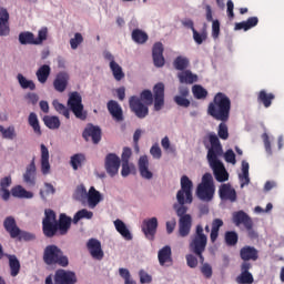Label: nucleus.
Here are the masks:
<instances>
[{
	"label": "nucleus",
	"instance_id": "36",
	"mask_svg": "<svg viewBox=\"0 0 284 284\" xmlns=\"http://www.w3.org/2000/svg\"><path fill=\"white\" fill-rule=\"evenodd\" d=\"M11 194L12 196H14L16 199H33L34 197V193L26 190L23 186L21 185H17L13 186L11 189Z\"/></svg>",
	"mask_w": 284,
	"mask_h": 284
},
{
	"label": "nucleus",
	"instance_id": "49",
	"mask_svg": "<svg viewBox=\"0 0 284 284\" xmlns=\"http://www.w3.org/2000/svg\"><path fill=\"white\" fill-rule=\"evenodd\" d=\"M224 241L229 247H234L239 243V233L234 231H227L224 235Z\"/></svg>",
	"mask_w": 284,
	"mask_h": 284
},
{
	"label": "nucleus",
	"instance_id": "51",
	"mask_svg": "<svg viewBox=\"0 0 284 284\" xmlns=\"http://www.w3.org/2000/svg\"><path fill=\"white\" fill-rule=\"evenodd\" d=\"M52 105L59 114H62L65 119H70V109H68L63 103L59 102V100H53Z\"/></svg>",
	"mask_w": 284,
	"mask_h": 284
},
{
	"label": "nucleus",
	"instance_id": "38",
	"mask_svg": "<svg viewBox=\"0 0 284 284\" xmlns=\"http://www.w3.org/2000/svg\"><path fill=\"white\" fill-rule=\"evenodd\" d=\"M9 258V267L11 276H19V272H21V262L17 258V255H7Z\"/></svg>",
	"mask_w": 284,
	"mask_h": 284
},
{
	"label": "nucleus",
	"instance_id": "44",
	"mask_svg": "<svg viewBox=\"0 0 284 284\" xmlns=\"http://www.w3.org/2000/svg\"><path fill=\"white\" fill-rule=\"evenodd\" d=\"M17 79L22 90H37V84H34V81L26 79L23 74L19 73Z\"/></svg>",
	"mask_w": 284,
	"mask_h": 284
},
{
	"label": "nucleus",
	"instance_id": "55",
	"mask_svg": "<svg viewBox=\"0 0 284 284\" xmlns=\"http://www.w3.org/2000/svg\"><path fill=\"white\" fill-rule=\"evenodd\" d=\"M217 135L222 141H227L230 139V131L227 130V124H225V122L219 124Z\"/></svg>",
	"mask_w": 284,
	"mask_h": 284
},
{
	"label": "nucleus",
	"instance_id": "12",
	"mask_svg": "<svg viewBox=\"0 0 284 284\" xmlns=\"http://www.w3.org/2000/svg\"><path fill=\"white\" fill-rule=\"evenodd\" d=\"M129 105L131 111H133L138 119H145V116L150 114V109L148 108V104H143V102H141V99H139L136 95L130 98Z\"/></svg>",
	"mask_w": 284,
	"mask_h": 284
},
{
	"label": "nucleus",
	"instance_id": "21",
	"mask_svg": "<svg viewBox=\"0 0 284 284\" xmlns=\"http://www.w3.org/2000/svg\"><path fill=\"white\" fill-rule=\"evenodd\" d=\"M219 196L221 201H230L231 203L236 202V190L232 187V184H222L219 189Z\"/></svg>",
	"mask_w": 284,
	"mask_h": 284
},
{
	"label": "nucleus",
	"instance_id": "25",
	"mask_svg": "<svg viewBox=\"0 0 284 284\" xmlns=\"http://www.w3.org/2000/svg\"><path fill=\"white\" fill-rule=\"evenodd\" d=\"M3 227L8 234H10L11 239H19V235L21 234V229L17 226V220L12 216L6 217L3 222Z\"/></svg>",
	"mask_w": 284,
	"mask_h": 284
},
{
	"label": "nucleus",
	"instance_id": "56",
	"mask_svg": "<svg viewBox=\"0 0 284 284\" xmlns=\"http://www.w3.org/2000/svg\"><path fill=\"white\" fill-rule=\"evenodd\" d=\"M193 40L197 45L203 44L204 41H207V31H202L199 33L196 29H193Z\"/></svg>",
	"mask_w": 284,
	"mask_h": 284
},
{
	"label": "nucleus",
	"instance_id": "11",
	"mask_svg": "<svg viewBox=\"0 0 284 284\" xmlns=\"http://www.w3.org/2000/svg\"><path fill=\"white\" fill-rule=\"evenodd\" d=\"M78 281L77 273L63 268L57 270L53 276L54 284H77Z\"/></svg>",
	"mask_w": 284,
	"mask_h": 284
},
{
	"label": "nucleus",
	"instance_id": "43",
	"mask_svg": "<svg viewBox=\"0 0 284 284\" xmlns=\"http://www.w3.org/2000/svg\"><path fill=\"white\" fill-rule=\"evenodd\" d=\"M44 125L49 128V130H59L61 128V121L59 120V116L57 115H47L43 118Z\"/></svg>",
	"mask_w": 284,
	"mask_h": 284
},
{
	"label": "nucleus",
	"instance_id": "31",
	"mask_svg": "<svg viewBox=\"0 0 284 284\" xmlns=\"http://www.w3.org/2000/svg\"><path fill=\"white\" fill-rule=\"evenodd\" d=\"M258 26V17H251L246 21L236 22L235 23V30H244V32H247V30H252V28H256Z\"/></svg>",
	"mask_w": 284,
	"mask_h": 284
},
{
	"label": "nucleus",
	"instance_id": "57",
	"mask_svg": "<svg viewBox=\"0 0 284 284\" xmlns=\"http://www.w3.org/2000/svg\"><path fill=\"white\" fill-rule=\"evenodd\" d=\"M141 101H145L146 105H152L154 103V95L152 94V91L144 90L140 94Z\"/></svg>",
	"mask_w": 284,
	"mask_h": 284
},
{
	"label": "nucleus",
	"instance_id": "39",
	"mask_svg": "<svg viewBox=\"0 0 284 284\" xmlns=\"http://www.w3.org/2000/svg\"><path fill=\"white\" fill-rule=\"evenodd\" d=\"M50 72H52V69L50 68V65L48 64L41 65L36 72L39 83H47L48 79L50 78Z\"/></svg>",
	"mask_w": 284,
	"mask_h": 284
},
{
	"label": "nucleus",
	"instance_id": "61",
	"mask_svg": "<svg viewBox=\"0 0 284 284\" xmlns=\"http://www.w3.org/2000/svg\"><path fill=\"white\" fill-rule=\"evenodd\" d=\"M224 160L226 163H232V165H236V154H234V151L232 149H229L224 153Z\"/></svg>",
	"mask_w": 284,
	"mask_h": 284
},
{
	"label": "nucleus",
	"instance_id": "3",
	"mask_svg": "<svg viewBox=\"0 0 284 284\" xmlns=\"http://www.w3.org/2000/svg\"><path fill=\"white\" fill-rule=\"evenodd\" d=\"M209 141L211 143V148L206 155L207 162L210 168L213 170L215 180L219 183H225V181L230 180V173H227L225 164L219 160V156L223 155V145H221V140H219V135H216V133H209Z\"/></svg>",
	"mask_w": 284,
	"mask_h": 284
},
{
	"label": "nucleus",
	"instance_id": "7",
	"mask_svg": "<svg viewBox=\"0 0 284 284\" xmlns=\"http://www.w3.org/2000/svg\"><path fill=\"white\" fill-rule=\"evenodd\" d=\"M216 186L214 185V178L212 173H205L202 176L201 183L196 187V196L200 201L210 203L214 199Z\"/></svg>",
	"mask_w": 284,
	"mask_h": 284
},
{
	"label": "nucleus",
	"instance_id": "64",
	"mask_svg": "<svg viewBox=\"0 0 284 284\" xmlns=\"http://www.w3.org/2000/svg\"><path fill=\"white\" fill-rule=\"evenodd\" d=\"M220 34H221V22H219V20H213V23H212L213 39H217Z\"/></svg>",
	"mask_w": 284,
	"mask_h": 284
},
{
	"label": "nucleus",
	"instance_id": "35",
	"mask_svg": "<svg viewBox=\"0 0 284 284\" xmlns=\"http://www.w3.org/2000/svg\"><path fill=\"white\" fill-rule=\"evenodd\" d=\"M72 196L74 201H79V203H82L83 205L84 203H88V190L85 189V185H78Z\"/></svg>",
	"mask_w": 284,
	"mask_h": 284
},
{
	"label": "nucleus",
	"instance_id": "63",
	"mask_svg": "<svg viewBox=\"0 0 284 284\" xmlns=\"http://www.w3.org/2000/svg\"><path fill=\"white\" fill-rule=\"evenodd\" d=\"M201 273L205 278H212V265H210L209 263H204L201 267Z\"/></svg>",
	"mask_w": 284,
	"mask_h": 284
},
{
	"label": "nucleus",
	"instance_id": "19",
	"mask_svg": "<svg viewBox=\"0 0 284 284\" xmlns=\"http://www.w3.org/2000/svg\"><path fill=\"white\" fill-rule=\"evenodd\" d=\"M158 261L161 267H172L174 261L172 260V247L166 245L158 252Z\"/></svg>",
	"mask_w": 284,
	"mask_h": 284
},
{
	"label": "nucleus",
	"instance_id": "15",
	"mask_svg": "<svg viewBox=\"0 0 284 284\" xmlns=\"http://www.w3.org/2000/svg\"><path fill=\"white\" fill-rule=\"evenodd\" d=\"M156 230H159V220L156 217H151L142 222V232L149 241H154Z\"/></svg>",
	"mask_w": 284,
	"mask_h": 284
},
{
	"label": "nucleus",
	"instance_id": "1",
	"mask_svg": "<svg viewBox=\"0 0 284 284\" xmlns=\"http://www.w3.org/2000/svg\"><path fill=\"white\" fill-rule=\"evenodd\" d=\"M193 187L194 183L192 182V180H190L187 175H183L181 178V190H179L176 193V200L179 204L175 203L173 205L176 215L180 217L178 236H180L181 239L190 236V232H192V215L187 214L185 203H192Z\"/></svg>",
	"mask_w": 284,
	"mask_h": 284
},
{
	"label": "nucleus",
	"instance_id": "45",
	"mask_svg": "<svg viewBox=\"0 0 284 284\" xmlns=\"http://www.w3.org/2000/svg\"><path fill=\"white\" fill-rule=\"evenodd\" d=\"M110 70L115 79V81H122L125 79V73H123V68L116 62H110Z\"/></svg>",
	"mask_w": 284,
	"mask_h": 284
},
{
	"label": "nucleus",
	"instance_id": "54",
	"mask_svg": "<svg viewBox=\"0 0 284 284\" xmlns=\"http://www.w3.org/2000/svg\"><path fill=\"white\" fill-rule=\"evenodd\" d=\"M0 134H2V139H9L12 141L14 136H17V132L14 131V126L3 128V125H0Z\"/></svg>",
	"mask_w": 284,
	"mask_h": 284
},
{
	"label": "nucleus",
	"instance_id": "60",
	"mask_svg": "<svg viewBox=\"0 0 284 284\" xmlns=\"http://www.w3.org/2000/svg\"><path fill=\"white\" fill-rule=\"evenodd\" d=\"M185 258H186V265L189 267H191L192 270H194L195 267H199V258H196L194 254H187Z\"/></svg>",
	"mask_w": 284,
	"mask_h": 284
},
{
	"label": "nucleus",
	"instance_id": "28",
	"mask_svg": "<svg viewBox=\"0 0 284 284\" xmlns=\"http://www.w3.org/2000/svg\"><path fill=\"white\" fill-rule=\"evenodd\" d=\"M106 108L114 121H116L118 123H121V121H123V109L121 108V105H119V102L110 100L106 104Z\"/></svg>",
	"mask_w": 284,
	"mask_h": 284
},
{
	"label": "nucleus",
	"instance_id": "37",
	"mask_svg": "<svg viewBox=\"0 0 284 284\" xmlns=\"http://www.w3.org/2000/svg\"><path fill=\"white\" fill-rule=\"evenodd\" d=\"M223 225H224V223H223V220H221V219H214L212 221L211 234H210L211 243H216V241L219 239V232H220L221 227H223Z\"/></svg>",
	"mask_w": 284,
	"mask_h": 284
},
{
	"label": "nucleus",
	"instance_id": "17",
	"mask_svg": "<svg viewBox=\"0 0 284 284\" xmlns=\"http://www.w3.org/2000/svg\"><path fill=\"white\" fill-rule=\"evenodd\" d=\"M23 181L27 185H30L31 187H34V185H37V163L34 162V158L26 168V172L23 173Z\"/></svg>",
	"mask_w": 284,
	"mask_h": 284
},
{
	"label": "nucleus",
	"instance_id": "47",
	"mask_svg": "<svg viewBox=\"0 0 284 284\" xmlns=\"http://www.w3.org/2000/svg\"><path fill=\"white\" fill-rule=\"evenodd\" d=\"M192 92L194 99H197L199 101H204V99H207V91L201 84L193 85Z\"/></svg>",
	"mask_w": 284,
	"mask_h": 284
},
{
	"label": "nucleus",
	"instance_id": "46",
	"mask_svg": "<svg viewBox=\"0 0 284 284\" xmlns=\"http://www.w3.org/2000/svg\"><path fill=\"white\" fill-rule=\"evenodd\" d=\"M28 123L30 126H32V130L38 136H41V125L39 124V118L37 116V113L31 112L29 114Z\"/></svg>",
	"mask_w": 284,
	"mask_h": 284
},
{
	"label": "nucleus",
	"instance_id": "62",
	"mask_svg": "<svg viewBox=\"0 0 284 284\" xmlns=\"http://www.w3.org/2000/svg\"><path fill=\"white\" fill-rule=\"evenodd\" d=\"M174 102L176 103V105H180V108H190V100H187V98L175 95Z\"/></svg>",
	"mask_w": 284,
	"mask_h": 284
},
{
	"label": "nucleus",
	"instance_id": "40",
	"mask_svg": "<svg viewBox=\"0 0 284 284\" xmlns=\"http://www.w3.org/2000/svg\"><path fill=\"white\" fill-rule=\"evenodd\" d=\"M180 83H196L199 81V77L193 74L192 71L185 70L178 74Z\"/></svg>",
	"mask_w": 284,
	"mask_h": 284
},
{
	"label": "nucleus",
	"instance_id": "32",
	"mask_svg": "<svg viewBox=\"0 0 284 284\" xmlns=\"http://www.w3.org/2000/svg\"><path fill=\"white\" fill-rule=\"evenodd\" d=\"M258 26V17H251L246 21L236 22L235 23V30H244V32H247V30H252V28H256Z\"/></svg>",
	"mask_w": 284,
	"mask_h": 284
},
{
	"label": "nucleus",
	"instance_id": "23",
	"mask_svg": "<svg viewBox=\"0 0 284 284\" xmlns=\"http://www.w3.org/2000/svg\"><path fill=\"white\" fill-rule=\"evenodd\" d=\"M163 43H154L152 49V57L155 68H163L165 65V58L163 57Z\"/></svg>",
	"mask_w": 284,
	"mask_h": 284
},
{
	"label": "nucleus",
	"instance_id": "5",
	"mask_svg": "<svg viewBox=\"0 0 284 284\" xmlns=\"http://www.w3.org/2000/svg\"><path fill=\"white\" fill-rule=\"evenodd\" d=\"M205 247H207V235H205L204 233L203 225L197 224L195 227V233L191 237L189 248L192 254H195V256H197L201 265H205V256H203Z\"/></svg>",
	"mask_w": 284,
	"mask_h": 284
},
{
	"label": "nucleus",
	"instance_id": "22",
	"mask_svg": "<svg viewBox=\"0 0 284 284\" xmlns=\"http://www.w3.org/2000/svg\"><path fill=\"white\" fill-rule=\"evenodd\" d=\"M10 36V13L8 9L0 8V37Z\"/></svg>",
	"mask_w": 284,
	"mask_h": 284
},
{
	"label": "nucleus",
	"instance_id": "8",
	"mask_svg": "<svg viewBox=\"0 0 284 284\" xmlns=\"http://www.w3.org/2000/svg\"><path fill=\"white\" fill-rule=\"evenodd\" d=\"M232 221L236 227L240 225H243L247 232L248 239H252L254 241L255 239H258V233L254 231V222L252 221V217L245 213V211H236L233 213Z\"/></svg>",
	"mask_w": 284,
	"mask_h": 284
},
{
	"label": "nucleus",
	"instance_id": "2",
	"mask_svg": "<svg viewBox=\"0 0 284 284\" xmlns=\"http://www.w3.org/2000/svg\"><path fill=\"white\" fill-rule=\"evenodd\" d=\"M72 227V217L65 213L59 215L57 220V213L53 210H45L44 217L42 220V232L47 239H54V236H65Z\"/></svg>",
	"mask_w": 284,
	"mask_h": 284
},
{
	"label": "nucleus",
	"instance_id": "42",
	"mask_svg": "<svg viewBox=\"0 0 284 284\" xmlns=\"http://www.w3.org/2000/svg\"><path fill=\"white\" fill-rule=\"evenodd\" d=\"M131 37L134 43H139L140 45H143V43H146L149 39L148 33H145L141 29L133 30L131 33Z\"/></svg>",
	"mask_w": 284,
	"mask_h": 284
},
{
	"label": "nucleus",
	"instance_id": "18",
	"mask_svg": "<svg viewBox=\"0 0 284 284\" xmlns=\"http://www.w3.org/2000/svg\"><path fill=\"white\" fill-rule=\"evenodd\" d=\"M250 270H252V263L243 262L241 264V274L236 278L239 284L254 283V276L252 275V273H250Z\"/></svg>",
	"mask_w": 284,
	"mask_h": 284
},
{
	"label": "nucleus",
	"instance_id": "50",
	"mask_svg": "<svg viewBox=\"0 0 284 284\" xmlns=\"http://www.w3.org/2000/svg\"><path fill=\"white\" fill-rule=\"evenodd\" d=\"M92 216H94V213H92V211H88V209H82L74 214L73 223L74 224L79 223V221H81V219L90 220V219H92Z\"/></svg>",
	"mask_w": 284,
	"mask_h": 284
},
{
	"label": "nucleus",
	"instance_id": "29",
	"mask_svg": "<svg viewBox=\"0 0 284 284\" xmlns=\"http://www.w3.org/2000/svg\"><path fill=\"white\" fill-rule=\"evenodd\" d=\"M100 201H103V195H101V192H99L94 186H91L87 193V202L89 207L94 210Z\"/></svg>",
	"mask_w": 284,
	"mask_h": 284
},
{
	"label": "nucleus",
	"instance_id": "33",
	"mask_svg": "<svg viewBox=\"0 0 284 284\" xmlns=\"http://www.w3.org/2000/svg\"><path fill=\"white\" fill-rule=\"evenodd\" d=\"M274 99H276V95L274 93H267L265 90H261L257 94V103H262L264 108H271Z\"/></svg>",
	"mask_w": 284,
	"mask_h": 284
},
{
	"label": "nucleus",
	"instance_id": "59",
	"mask_svg": "<svg viewBox=\"0 0 284 284\" xmlns=\"http://www.w3.org/2000/svg\"><path fill=\"white\" fill-rule=\"evenodd\" d=\"M132 170H134V164H130V162H122V176H130V174H132Z\"/></svg>",
	"mask_w": 284,
	"mask_h": 284
},
{
	"label": "nucleus",
	"instance_id": "41",
	"mask_svg": "<svg viewBox=\"0 0 284 284\" xmlns=\"http://www.w3.org/2000/svg\"><path fill=\"white\" fill-rule=\"evenodd\" d=\"M241 187L250 185V163L242 161V174H240Z\"/></svg>",
	"mask_w": 284,
	"mask_h": 284
},
{
	"label": "nucleus",
	"instance_id": "10",
	"mask_svg": "<svg viewBox=\"0 0 284 284\" xmlns=\"http://www.w3.org/2000/svg\"><path fill=\"white\" fill-rule=\"evenodd\" d=\"M67 105L80 121H85V119H88V113L83 111V98L81 97V93L77 91L71 92Z\"/></svg>",
	"mask_w": 284,
	"mask_h": 284
},
{
	"label": "nucleus",
	"instance_id": "53",
	"mask_svg": "<svg viewBox=\"0 0 284 284\" xmlns=\"http://www.w3.org/2000/svg\"><path fill=\"white\" fill-rule=\"evenodd\" d=\"M44 187H45L44 191L40 190V199H42V201H48L49 194H55L57 189H54V185H52V183H48V182H44Z\"/></svg>",
	"mask_w": 284,
	"mask_h": 284
},
{
	"label": "nucleus",
	"instance_id": "6",
	"mask_svg": "<svg viewBox=\"0 0 284 284\" xmlns=\"http://www.w3.org/2000/svg\"><path fill=\"white\" fill-rule=\"evenodd\" d=\"M43 261L45 265H60V267H68V265H70L68 256H65L63 251L54 244L45 246L43 251Z\"/></svg>",
	"mask_w": 284,
	"mask_h": 284
},
{
	"label": "nucleus",
	"instance_id": "26",
	"mask_svg": "<svg viewBox=\"0 0 284 284\" xmlns=\"http://www.w3.org/2000/svg\"><path fill=\"white\" fill-rule=\"evenodd\" d=\"M40 150H41V172L42 174L45 176L48 174H50V151L48 150V146H45V144H41L40 145Z\"/></svg>",
	"mask_w": 284,
	"mask_h": 284
},
{
	"label": "nucleus",
	"instance_id": "58",
	"mask_svg": "<svg viewBox=\"0 0 284 284\" xmlns=\"http://www.w3.org/2000/svg\"><path fill=\"white\" fill-rule=\"evenodd\" d=\"M81 43H83V36L81 33H75L74 38L70 40V45L72 50H77V48H79Z\"/></svg>",
	"mask_w": 284,
	"mask_h": 284
},
{
	"label": "nucleus",
	"instance_id": "4",
	"mask_svg": "<svg viewBox=\"0 0 284 284\" xmlns=\"http://www.w3.org/2000/svg\"><path fill=\"white\" fill-rule=\"evenodd\" d=\"M232 110V100L223 92H217L213 101L207 105V114L215 121L227 123L230 121V112Z\"/></svg>",
	"mask_w": 284,
	"mask_h": 284
},
{
	"label": "nucleus",
	"instance_id": "24",
	"mask_svg": "<svg viewBox=\"0 0 284 284\" xmlns=\"http://www.w3.org/2000/svg\"><path fill=\"white\" fill-rule=\"evenodd\" d=\"M240 257L243 263H250V261H258V250L254 246L245 245L240 250Z\"/></svg>",
	"mask_w": 284,
	"mask_h": 284
},
{
	"label": "nucleus",
	"instance_id": "13",
	"mask_svg": "<svg viewBox=\"0 0 284 284\" xmlns=\"http://www.w3.org/2000/svg\"><path fill=\"white\" fill-rule=\"evenodd\" d=\"M104 168L109 175L116 176L119 174V168H121V158L115 153H109L104 160Z\"/></svg>",
	"mask_w": 284,
	"mask_h": 284
},
{
	"label": "nucleus",
	"instance_id": "9",
	"mask_svg": "<svg viewBox=\"0 0 284 284\" xmlns=\"http://www.w3.org/2000/svg\"><path fill=\"white\" fill-rule=\"evenodd\" d=\"M43 41H48V27H42L38 31V38H34V33L30 31H24L19 34L21 45H42Z\"/></svg>",
	"mask_w": 284,
	"mask_h": 284
},
{
	"label": "nucleus",
	"instance_id": "16",
	"mask_svg": "<svg viewBox=\"0 0 284 284\" xmlns=\"http://www.w3.org/2000/svg\"><path fill=\"white\" fill-rule=\"evenodd\" d=\"M87 250L92 258L95 261H103V256H105V254L103 253V248H101V242L99 240L90 239L87 242Z\"/></svg>",
	"mask_w": 284,
	"mask_h": 284
},
{
	"label": "nucleus",
	"instance_id": "27",
	"mask_svg": "<svg viewBox=\"0 0 284 284\" xmlns=\"http://www.w3.org/2000/svg\"><path fill=\"white\" fill-rule=\"evenodd\" d=\"M138 165H139V172L142 179H146L148 181H150V179L154 176V174L150 170V161L148 160V155H142L139 159Z\"/></svg>",
	"mask_w": 284,
	"mask_h": 284
},
{
	"label": "nucleus",
	"instance_id": "52",
	"mask_svg": "<svg viewBox=\"0 0 284 284\" xmlns=\"http://www.w3.org/2000/svg\"><path fill=\"white\" fill-rule=\"evenodd\" d=\"M83 161H85V155L83 153H77L71 156L70 163L73 170H79L81 168Z\"/></svg>",
	"mask_w": 284,
	"mask_h": 284
},
{
	"label": "nucleus",
	"instance_id": "14",
	"mask_svg": "<svg viewBox=\"0 0 284 284\" xmlns=\"http://www.w3.org/2000/svg\"><path fill=\"white\" fill-rule=\"evenodd\" d=\"M153 94H154V110L155 112H159L163 109V105H165V84L162 82L158 83L153 88Z\"/></svg>",
	"mask_w": 284,
	"mask_h": 284
},
{
	"label": "nucleus",
	"instance_id": "48",
	"mask_svg": "<svg viewBox=\"0 0 284 284\" xmlns=\"http://www.w3.org/2000/svg\"><path fill=\"white\" fill-rule=\"evenodd\" d=\"M189 65H190V60L185 57L179 55L173 61V67L175 68V70H180L181 72H183V70H187Z\"/></svg>",
	"mask_w": 284,
	"mask_h": 284
},
{
	"label": "nucleus",
	"instance_id": "20",
	"mask_svg": "<svg viewBox=\"0 0 284 284\" xmlns=\"http://www.w3.org/2000/svg\"><path fill=\"white\" fill-rule=\"evenodd\" d=\"M82 136L85 141H92L94 145L99 144L101 142V128L89 125L84 129Z\"/></svg>",
	"mask_w": 284,
	"mask_h": 284
},
{
	"label": "nucleus",
	"instance_id": "34",
	"mask_svg": "<svg viewBox=\"0 0 284 284\" xmlns=\"http://www.w3.org/2000/svg\"><path fill=\"white\" fill-rule=\"evenodd\" d=\"M113 223L116 232H119V234H121L125 241H132V233H130V230L123 221L118 219Z\"/></svg>",
	"mask_w": 284,
	"mask_h": 284
},
{
	"label": "nucleus",
	"instance_id": "30",
	"mask_svg": "<svg viewBox=\"0 0 284 284\" xmlns=\"http://www.w3.org/2000/svg\"><path fill=\"white\" fill-rule=\"evenodd\" d=\"M70 80V75L65 72H60L57 74L53 87L57 92H65V88H68V81Z\"/></svg>",
	"mask_w": 284,
	"mask_h": 284
}]
</instances>
